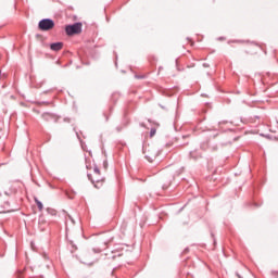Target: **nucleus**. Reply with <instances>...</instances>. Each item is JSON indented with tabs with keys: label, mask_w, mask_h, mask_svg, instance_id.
Here are the masks:
<instances>
[{
	"label": "nucleus",
	"mask_w": 278,
	"mask_h": 278,
	"mask_svg": "<svg viewBox=\"0 0 278 278\" xmlns=\"http://www.w3.org/2000/svg\"><path fill=\"white\" fill-rule=\"evenodd\" d=\"M99 240L101 242L100 248L97 250L93 249V253H101V251H105V249H108L111 242L114 241V235H112L111 231L104 232L100 235Z\"/></svg>",
	"instance_id": "f257e3e1"
},
{
	"label": "nucleus",
	"mask_w": 278,
	"mask_h": 278,
	"mask_svg": "<svg viewBox=\"0 0 278 278\" xmlns=\"http://www.w3.org/2000/svg\"><path fill=\"white\" fill-rule=\"evenodd\" d=\"M81 23L77 22L72 25L65 26V33L67 36H77V34H81Z\"/></svg>",
	"instance_id": "f03ea898"
},
{
	"label": "nucleus",
	"mask_w": 278,
	"mask_h": 278,
	"mask_svg": "<svg viewBox=\"0 0 278 278\" xmlns=\"http://www.w3.org/2000/svg\"><path fill=\"white\" fill-rule=\"evenodd\" d=\"M55 27V22L51 18H43L39 22L38 28L40 31H51Z\"/></svg>",
	"instance_id": "7ed1b4c3"
},
{
	"label": "nucleus",
	"mask_w": 278,
	"mask_h": 278,
	"mask_svg": "<svg viewBox=\"0 0 278 278\" xmlns=\"http://www.w3.org/2000/svg\"><path fill=\"white\" fill-rule=\"evenodd\" d=\"M89 181H91V184L94 186V188H102L103 184L105 182V177L101 176V174L99 176L94 175V174H88L87 175Z\"/></svg>",
	"instance_id": "20e7f679"
},
{
	"label": "nucleus",
	"mask_w": 278,
	"mask_h": 278,
	"mask_svg": "<svg viewBox=\"0 0 278 278\" xmlns=\"http://www.w3.org/2000/svg\"><path fill=\"white\" fill-rule=\"evenodd\" d=\"M64 48V42H54L50 45L51 51H62Z\"/></svg>",
	"instance_id": "39448f33"
},
{
	"label": "nucleus",
	"mask_w": 278,
	"mask_h": 278,
	"mask_svg": "<svg viewBox=\"0 0 278 278\" xmlns=\"http://www.w3.org/2000/svg\"><path fill=\"white\" fill-rule=\"evenodd\" d=\"M41 118H43V121H46L47 123H49V121H53L54 116H53V114H51V113H43V114L41 115Z\"/></svg>",
	"instance_id": "423d86ee"
},
{
	"label": "nucleus",
	"mask_w": 278,
	"mask_h": 278,
	"mask_svg": "<svg viewBox=\"0 0 278 278\" xmlns=\"http://www.w3.org/2000/svg\"><path fill=\"white\" fill-rule=\"evenodd\" d=\"M34 201L39 210V212H42V210H45V205H42V202H40V200H38V198H34Z\"/></svg>",
	"instance_id": "0eeeda50"
},
{
	"label": "nucleus",
	"mask_w": 278,
	"mask_h": 278,
	"mask_svg": "<svg viewBox=\"0 0 278 278\" xmlns=\"http://www.w3.org/2000/svg\"><path fill=\"white\" fill-rule=\"evenodd\" d=\"M190 157L192 160H199V157H201V154L199 153V151L194 150L190 152Z\"/></svg>",
	"instance_id": "6e6552de"
},
{
	"label": "nucleus",
	"mask_w": 278,
	"mask_h": 278,
	"mask_svg": "<svg viewBox=\"0 0 278 278\" xmlns=\"http://www.w3.org/2000/svg\"><path fill=\"white\" fill-rule=\"evenodd\" d=\"M93 175H96V176L101 175V170L99 169V167L94 166V168H93Z\"/></svg>",
	"instance_id": "1a4fd4ad"
},
{
	"label": "nucleus",
	"mask_w": 278,
	"mask_h": 278,
	"mask_svg": "<svg viewBox=\"0 0 278 278\" xmlns=\"http://www.w3.org/2000/svg\"><path fill=\"white\" fill-rule=\"evenodd\" d=\"M156 131L157 130L155 128H151V130H150V138H153V136H155Z\"/></svg>",
	"instance_id": "9d476101"
},
{
	"label": "nucleus",
	"mask_w": 278,
	"mask_h": 278,
	"mask_svg": "<svg viewBox=\"0 0 278 278\" xmlns=\"http://www.w3.org/2000/svg\"><path fill=\"white\" fill-rule=\"evenodd\" d=\"M251 123H255L256 121H260V116L256 115L254 117H250Z\"/></svg>",
	"instance_id": "9b49d317"
}]
</instances>
